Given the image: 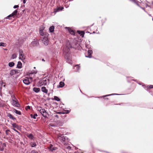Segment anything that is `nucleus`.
<instances>
[{"mask_svg":"<svg viewBox=\"0 0 153 153\" xmlns=\"http://www.w3.org/2000/svg\"><path fill=\"white\" fill-rule=\"evenodd\" d=\"M12 105L14 106L19 107V103L16 101L14 99H13L12 100Z\"/></svg>","mask_w":153,"mask_h":153,"instance_id":"obj_11","label":"nucleus"},{"mask_svg":"<svg viewBox=\"0 0 153 153\" xmlns=\"http://www.w3.org/2000/svg\"><path fill=\"white\" fill-rule=\"evenodd\" d=\"M42 91L45 93H47L48 92V90L46 89L45 87H42L41 88Z\"/></svg>","mask_w":153,"mask_h":153,"instance_id":"obj_19","label":"nucleus"},{"mask_svg":"<svg viewBox=\"0 0 153 153\" xmlns=\"http://www.w3.org/2000/svg\"><path fill=\"white\" fill-rule=\"evenodd\" d=\"M45 28L43 26H41L39 29V32L40 35L42 36H45V33L43 32V30Z\"/></svg>","mask_w":153,"mask_h":153,"instance_id":"obj_8","label":"nucleus"},{"mask_svg":"<svg viewBox=\"0 0 153 153\" xmlns=\"http://www.w3.org/2000/svg\"><path fill=\"white\" fill-rule=\"evenodd\" d=\"M17 10H15L10 15L7 17H6V19H9V18L10 17H14V16L15 15H16L17 14Z\"/></svg>","mask_w":153,"mask_h":153,"instance_id":"obj_10","label":"nucleus"},{"mask_svg":"<svg viewBox=\"0 0 153 153\" xmlns=\"http://www.w3.org/2000/svg\"><path fill=\"white\" fill-rule=\"evenodd\" d=\"M30 115L31 118H33L34 119H36V117L38 116V115L36 114H35L33 115V114H31Z\"/></svg>","mask_w":153,"mask_h":153,"instance_id":"obj_28","label":"nucleus"},{"mask_svg":"<svg viewBox=\"0 0 153 153\" xmlns=\"http://www.w3.org/2000/svg\"><path fill=\"white\" fill-rule=\"evenodd\" d=\"M76 66L78 70L79 69L80 67L78 65H76Z\"/></svg>","mask_w":153,"mask_h":153,"instance_id":"obj_46","label":"nucleus"},{"mask_svg":"<svg viewBox=\"0 0 153 153\" xmlns=\"http://www.w3.org/2000/svg\"><path fill=\"white\" fill-rule=\"evenodd\" d=\"M64 137V136L63 134H60L58 136V139L62 143L65 140V138Z\"/></svg>","mask_w":153,"mask_h":153,"instance_id":"obj_7","label":"nucleus"},{"mask_svg":"<svg viewBox=\"0 0 153 153\" xmlns=\"http://www.w3.org/2000/svg\"><path fill=\"white\" fill-rule=\"evenodd\" d=\"M25 109L27 110L28 109H29V106H27L26 107Z\"/></svg>","mask_w":153,"mask_h":153,"instance_id":"obj_44","label":"nucleus"},{"mask_svg":"<svg viewBox=\"0 0 153 153\" xmlns=\"http://www.w3.org/2000/svg\"><path fill=\"white\" fill-rule=\"evenodd\" d=\"M14 63L13 62H10L8 64V65L9 67H13L14 65Z\"/></svg>","mask_w":153,"mask_h":153,"instance_id":"obj_31","label":"nucleus"},{"mask_svg":"<svg viewBox=\"0 0 153 153\" xmlns=\"http://www.w3.org/2000/svg\"><path fill=\"white\" fill-rule=\"evenodd\" d=\"M55 117H56L57 118H59V116L57 114H56L55 115Z\"/></svg>","mask_w":153,"mask_h":153,"instance_id":"obj_47","label":"nucleus"},{"mask_svg":"<svg viewBox=\"0 0 153 153\" xmlns=\"http://www.w3.org/2000/svg\"><path fill=\"white\" fill-rule=\"evenodd\" d=\"M123 104V103H122L121 104H114L117 105H121V104Z\"/></svg>","mask_w":153,"mask_h":153,"instance_id":"obj_51","label":"nucleus"},{"mask_svg":"<svg viewBox=\"0 0 153 153\" xmlns=\"http://www.w3.org/2000/svg\"><path fill=\"white\" fill-rule=\"evenodd\" d=\"M23 82L26 85H29V78H27V79H24Z\"/></svg>","mask_w":153,"mask_h":153,"instance_id":"obj_24","label":"nucleus"},{"mask_svg":"<svg viewBox=\"0 0 153 153\" xmlns=\"http://www.w3.org/2000/svg\"><path fill=\"white\" fill-rule=\"evenodd\" d=\"M10 130H7L5 131V133L6 134H8V132Z\"/></svg>","mask_w":153,"mask_h":153,"instance_id":"obj_43","label":"nucleus"},{"mask_svg":"<svg viewBox=\"0 0 153 153\" xmlns=\"http://www.w3.org/2000/svg\"><path fill=\"white\" fill-rule=\"evenodd\" d=\"M78 33L82 37H83L85 34V32L83 31H77Z\"/></svg>","mask_w":153,"mask_h":153,"instance_id":"obj_22","label":"nucleus"},{"mask_svg":"<svg viewBox=\"0 0 153 153\" xmlns=\"http://www.w3.org/2000/svg\"><path fill=\"white\" fill-rule=\"evenodd\" d=\"M66 148L68 149H71V147L69 146H67Z\"/></svg>","mask_w":153,"mask_h":153,"instance_id":"obj_39","label":"nucleus"},{"mask_svg":"<svg viewBox=\"0 0 153 153\" xmlns=\"http://www.w3.org/2000/svg\"><path fill=\"white\" fill-rule=\"evenodd\" d=\"M6 45V44L4 42H1L0 43V46H2L5 47Z\"/></svg>","mask_w":153,"mask_h":153,"instance_id":"obj_33","label":"nucleus"},{"mask_svg":"<svg viewBox=\"0 0 153 153\" xmlns=\"http://www.w3.org/2000/svg\"><path fill=\"white\" fill-rule=\"evenodd\" d=\"M72 47L71 48H75L77 46L78 43L75 40H73V42L71 43Z\"/></svg>","mask_w":153,"mask_h":153,"instance_id":"obj_12","label":"nucleus"},{"mask_svg":"<svg viewBox=\"0 0 153 153\" xmlns=\"http://www.w3.org/2000/svg\"><path fill=\"white\" fill-rule=\"evenodd\" d=\"M48 148L51 151L53 152V151L56 150V148L55 147H53V145L52 144H50L49 146L48 147Z\"/></svg>","mask_w":153,"mask_h":153,"instance_id":"obj_15","label":"nucleus"},{"mask_svg":"<svg viewBox=\"0 0 153 153\" xmlns=\"http://www.w3.org/2000/svg\"><path fill=\"white\" fill-rule=\"evenodd\" d=\"M31 153H38L36 151H32L31 152Z\"/></svg>","mask_w":153,"mask_h":153,"instance_id":"obj_40","label":"nucleus"},{"mask_svg":"<svg viewBox=\"0 0 153 153\" xmlns=\"http://www.w3.org/2000/svg\"><path fill=\"white\" fill-rule=\"evenodd\" d=\"M33 68L34 70H33V71H30V72L29 71V79H31V82L32 81L33 78L35 76V74H36L37 72V70L36 69V67H34Z\"/></svg>","mask_w":153,"mask_h":153,"instance_id":"obj_1","label":"nucleus"},{"mask_svg":"<svg viewBox=\"0 0 153 153\" xmlns=\"http://www.w3.org/2000/svg\"><path fill=\"white\" fill-rule=\"evenodd\" d=\"M16 73V71L14 70H11L10 73V74L11 76L13 75Z\"/></svg>","mask_w":153,"mask_h":153,"instance_id":"obj_29","label":"nucleus"},{"mask_svg":"<svg viewBox=\"0 0 153 153\" xmlns=\"http://www.w3.org/2000/svg\"><path fill=\"white\" fill-rule=\"evenodd\" d=\"M64 53L65 54V55H66V53H67V52L66 51V49L64 50Z\"/></svg>","mask_w":153,"mask_h":153,"instance_id":"obj_45","label":"nucleus"},{"mask_svg":"<svg viewBox=\"0 0 153 153\" xmlns=\"http://www.w3.org/2000/svg\"><path fill=\"white\" fill-rule=\"evenodd\" d=\"M106 99H107V100H108V98H106Z\"/></svg>","mask_w":153,"mask_h":153,"instance_id":"obj_53","label":"nucleus"},{"mask_svg":"<svg viewBox=\"0 0 153 153\" xmlns=\"http://www.w3.org/2000/svg\"><path fill=\"white\" fill-rule=\"evenodd\" d=\"M7 116L9 117L10 118L12 119L13 120H16V118L14 117L12 114L10 113L8 114Z\"/></svg>","mask_w":153,"mask_h":153,"instance_id":"obj_20","label":"nucleus"},{"mask_svg":"<svg viewBox=\"0 0 153 153\" xmlns=\"http://www.w3.org/2000/svg\"><path fill=\"white\" fill-rule=\"evenodd\" d=\"M63 112V114H68L70 112V111L65 110Z\"/></svg>","mask_w":153,"mask_h":153,"instance_id":"obj_34","label":"nucleus"},{"mask_svg":"<svg viewBox=\"0 0 153 153\" xmlns=\"http://www.w3.org/2000/svg\"><path fill=\"white\" fill-rule=\"evenodd\" d=\"M6 146L5 143H2L0 142V151H4L5 147Z\"/></svg>","mask_w":153,"mask_h":153,"instance_id":"obj_9","label":"nucleus"},{"mask_svg":"<svg viewBox=\"0 0 153 153\" xmlns=\"http://www.w3.org/2000/svg\"><path fill=\"white\" fill-rule=\"evenodd\" d=\"M33 90L35 92L38 93L40 91V89L39 88L34 87L33 88Z\"/></svg>","mask_w":153,"mask_h":153,"instance_id":"obj_25","label":"nucleus"},{"mask_svg":"<svg viewBox=\"0 0 153 153\" xmlns=\"http://www.w3.org/2000/svg\"><path fill=\"white\" fill-rule=\"evenodd\" d=\"M148 88H153V85H150L148 86Z\"/></svg>","mask_w":153,"mask_h":153,"instance_id":"obj_38","label":"nucleus"},{"mask_svg":"<svg viewBox=\"0 0 153 153\" xmlns=\"http://www.w3.org/2000/svg\"><path fill=\"white\" fill-rule=\"evenodd\" d=\"M14 112L18 114L21 115V112L20 111H18L16 109L14 110Z\"/></svg>","mask_w":153,"mask_h":153,"instance_id":"obj_30","label":"nucleus"},{"mask_svg":"<svg viewBox=\"0 0 153 153\" xmlns=\"http://www.w3.org/2000/svg\"><path fill=\"white\" fill-rule=\"evenodd\" d=\"M12 128H16L18 129L20 128L19 126L15 123H12Z\"/></svg>","mask_w":153,"mask_h":153,"instance_id":"obj_16","label":"nucleus"},{"mask_svg":"<svg viewBox=\"0 0 153 153\" xmlns=\"http://www.w3.org/2000/svg\"><path fill=\"white\" fill-rule=\"evenodd\" d=\"M30 145L32 147H36V142H30Z\"/></svg>","mask_w":153,"mask_h":153,"instance_id":"obj_26","label":"nucleus"},{"mask_svg":"<svg viewBox=\"0 0 153 153\" xmlns=\"http://www.w3.org/2000/svg\"><path fill=\"white\" fill-rule=\"evenodd\" d=\"M66 46L67 48H68L67 51L68 53L69 51V48H71L72 47V45H71V42H69V41H67Z\"/></svg>","mask_w":153,"mask_h":153,"instance_id":"obj_6","label":"nucleus"},{"mask_svg":"<svg viewBox=\"0 0 153 153\" xmlns=\"http://www.w3.org/2000/svg\"><path fill=\"white\" fill-rule=\"evenodd\" d=\"M54 99L58 101H60L59 99L56 96H54Z\"/></svg>","mask_w":153,"mask_h":153,"instance_id":"obj_36","label":"nucleus"},{"mask_svg":"<svg viewBox=\"0 0 153 153\" xmlns=\"http://www.w3.org/2000/svg\"><path fill=\"white\" fill-rule=\"evenodd\" d=\"M29 84L30 83V81H29Z\"/></svg>","mask_w":153,"mask_h":153,"instance_id":"obj_55","label":"nucleus"},{"mask_svg":"<svg viewBox=\"0 0 153 153\" xmlns=\"http://www.w3.org/2000/svg\"><path fill=\"white\" fill-rule=\"evenodd\" d=\"M93 51L91 50H89L88 51V56H86V57L91 58V54Z\"/></svg>","mask_w":153,"mask_h":153,"instance_id":"obj_17","label":"nucleus"},{"mask_svg":"<svg viewBox=\"0 0 153 153\" xmlns=\"http://www.w3.org/2000/svg\"><path fill=\"white\" fill-rule=\"evenodd\" d=\"M29 109H30V106H29Z\"/></svg>","mask_w":153,"mask_h":153,"instance_id":"obj_54","label":"nucleus"},{"mask_svg":"<svg viewBox=\"0 0 153 153\" xmlns=\"http://www.w3.org/2000/svg\"><path fill=\"white\" fill-rule=\"evenodd\" d=\"M22 64L20 61H19L18 62L17 65V68H22Z\"/></svg>","mask_w":153,"mask_h":153,"instance_id":"obj_23","label":"nucleus"},{"mask_svg":"<svg viewBox=\"0 0 153 153\" xmlns=\"http://www.w3.org/2000/svg\"><path fill=\"white\" fill-rule=\"evenodd\" d=\"M113 95V94H110V95H105V96H103V97H106V96H109L111 95Z\"/></svg>","mask_w":153,"mask_h":153,"instance_id":"obj_48","label":"nucleus"},{"mask_svg":"<svg viewBox=\"0 0 153 153\" xmlns=\"http://www.w3.org/2000/svg\"><path fill=\"white\" fill-rule=\"evenodd\" d=\"M12 97V98L13 99V98H14V99H15V97H14V96H12V97Z\"/></svg>","mask_w":153,"mask_h":153,"instance_id":"obj_50","label":"nucleus"},{"mask_svg":"<svg viewBox=\"0 0 153 153\" xmlns=\"http://www.w3.org/2000/svg\"><path fill=\"white\" fill-rule=\"evenodd\" d=\"M48 34L47 33H45V36L42 38V41L43 43L45 45H48L49 41L48 39Z\"/></svg>","mask_w":153,"mask_h":153,"instance_id":"obj_3","label":"nucleus"},{"mask_svg":"<svg viewBox=\"0 0 153 153\" xmlns=\"http://www.w3.org/2000/svg\"><path fill=\"white\" fill-rule=\"evenodd\" d=\"M40 108V109L39 110V111L40 113L42 114V115L44 117H46L47 114V113L46 111L44 109H41V108Z\"/></svg>","mask_w":153,"mask_h":153,"instance_id":"obj_5","label":"nucleus"},{"mask_svg":"<svg viewBox=\"0 0 153 153\" xmlns=\"http://www.w3.org/2000/svg\"><path fill=\"white\" fill-rule=\"evenodd\" d=\"M57 113H58V114H63V113H62V112H57Z\"/></svg>","mask_w":153,"mask_h":153,"instance_id":"obj_49","label":"nucleus"},{"mask_svg":"<svg viewBox=\"0 0 153 153\" xmlns=\"http://www.w3.org/2000/svg\"><path fill=\"white\" fill-rule=\"evenodd\" d=\"M48 79H47L46 78H44L39 81L38 85L39 86L45 85H46L48 82Z\"/></svg>","mask_w":153,"mask_h":153,"instance_id":"obj_2","label":"nucleus"},{"mask_svg":"<svg viewBox=\"0 0 153 153\" xmlns=\"http://www.w3.org/2000/svg\"><path fill=\"white\" fill-rule=\"evenodd\" d=\"M12 129L15 131L16 132L18 133H19L18 131L17 130H16L15 128H12Z\"/></svg>","mask_w":153,"mask_h":153,"instance_id":"obj_42","label":"nucleus"},{"mask_svg":"<svg viewBox=\"0 0 153 153\" xmlns=\"http://www.w3.org/2000/svg\"><path fill=\"white\" fill-rule=\"evenodd\" d=\"M1 133V132L0 131V134Z\"/></svg>","mask_w":153,"mask_h":153,"instance_id":"obj_56","label":"nucleus"},{"mask_svg":"<svg viewBox=\"0 0 153 153\" xmlns=\"http://www.w3.org/2000/svg\"><path fill=\"white\" fill-rule=\"evenodd\" d=\"M42 61H45V60H44V59H42Z\"/></svg>","mask_w":153,"mask_h":153,"instance_id":"obj_52","label":"nucleus"},{"mask_svg":"<svg viewBox=\"0 0 153 153\" xmlns=\"http://www.w3.org/2000/svg\"><path fill=\"white\" fill-rule=\"evenodd\" d=\"M67 28L68 29V30L70 34L73 35H74L75 34V32L74 30L69 27H67Z\"/></svg>","mask_w":153,"mask_h":153,"instance_id":"obj_14","label":"nucleus"},{"mask_svg":"<svg viewBox=\"0 0 153 153\" xmlns=\"http://www.w3.org/2000/svg\"><path fill=\"white\" fill-rule=\"evenodd\" d=\"M17 57L16 55V54H13L11 58L13 59H15Z\"/></svg>","mask_w":153,"mask_h":153,"instance_id":"obj_35","label":"nucleus"},{"mask_svg":"<svg viewBox=\"0 0 153 153\" xmlns=\"http://www.w3.org/2000/svg\"><path fill=\"white\" fill-rule=\"evenodd\" d=\"M64 85H65V84H64V82H61L59 83V86L60 87H63L64 86Z\"/></svg>","mask_w":153,"mask_h":153,"instance_id":"obj_32","label":"nucleus"},{"mask_svg":"<svg viewBox=\"0 0 153 153\" xmlns=\"http://www.w3.org/2000/svg\"><path fill=\"white\" fill-rule=\"evenodd\" d=\"M19 7V6L18 5H15L13 7V8L14 9L16 8L17 7Z\"/></svg>","mask_w":153,"mask_h":153,"instance_id":"obj_41","label":"nucleus"},{"mask_svg":"<svg viewBox=\"0 0 153 153\" xmlns=\"http://www.w3.org/2000/svg\"><path fill=\"white\" fill-rule=\"evenodd\" d=\"M54 26L52 25L49 28V31L50 32H53L54 30Z\"/></svg>","mask_w":153,"mask_h":153,"instance_id":"obj_27","label":"nucleus"},{"mask_svg":"<svg viewBox=\"0 0 153 153\" xmlns=\"http://www.w3.org/2000/svg\"><path fill=\"white\" fill-rule=\"evenodd\" d=\"M4 106V104L3 102L0 101V107H3Z\"/></svg>","mask_w":153,"mask_h":153,"instance_id":"obj_37","label":"nucleus"},{"mask_svg":"<svg viewBox=\"0 0 153 153\" xmlns=\"http://www.w3.org/2000/svg\"><path fill=\"white\" fill-rule=\"evenodd\" d=\"M29 139L34 140L36 139V138L33 134H29Z\"/></svg>","mask_w":153,"mask_h":153,"instance_id":"obj_21","label":"nucleus"},{"mask_svg":"<svg viewBox=\"0 0 153 153\" xmlns=\"http://www.w3.org/2000/svg\"><path fill=\"white\" fill-rule=\"evenodd\" d=\"M19 59L23 61L25 59V56L23 54L22 50H19Z\"/></svg>","mask_w":153,"mask_h":153,"instance_id":"obj_4","label":"nucleus"},{"mask_svg":"<svg viewBox=\"0 0 153 153\" xmlns=\"http://www.w3.org/2000/svg\"><path fill=\"white\" fill-rule=\"evenodd\" d=\"M64 8L63 7H57L56 9H54V12L55 13H56L62 10Z\"/></svg>","mask_w":153,"mask_h":153,"instance_id":"obj_13","label":"nucleus"},{"mask_svg":"<svg viewBox=\"0 0 153 153\" xmlns=\"http://www.w3.org/2000/svg\"><path fill=\"white\" fill-rule=\"evenodd\" d=\"M38 44V42L37 41H35L32 42L31 44V46H37Z\"/></svg>","mask_w":153,"mask_h":153,"instance_id":"obj_18","label":"nucleus"}]
</instances>
